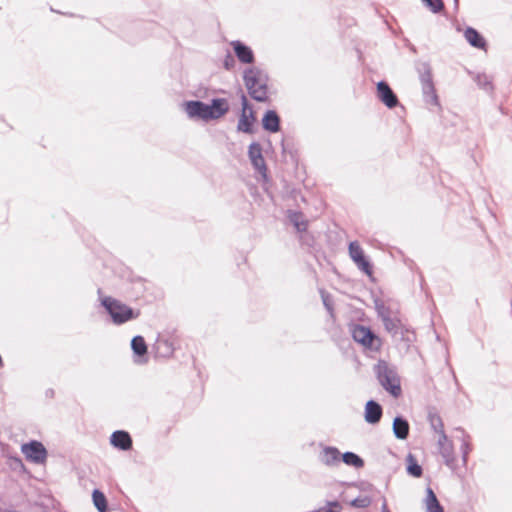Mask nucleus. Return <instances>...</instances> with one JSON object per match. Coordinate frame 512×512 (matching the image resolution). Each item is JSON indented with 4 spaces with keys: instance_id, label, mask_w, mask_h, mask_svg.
Segmentation results:
<instances>
[{
    "instance_id": "f257e3e1",
    "label": "nucleus",
    "mask_w": 512,
    "mask_h": 512,
    "mask_svg": "<svg viewBox=\"0 0 512 512\" xmlns=\"http://www.w3.org/2000/svg\"><path fill=\"white\" fill-rule=\"evenodd\" d=\"M243 80L250 97L257 102L268 100V74L258 67H248L244 70Z\"/></svg>"
},
{
    "instance_id": "f03ea898",
    "label": "nucleus",
    "mask_w": 512,
    "mask_h": 512,
    "mask_svg": "<svg viewBox=\"0 0 512 512\" xmlns=\"http://www.w3.org/2000/svg\"><path fill=\"white\" fill-rule=\"evenodd\" d=\"M101 305L111 317L115 325H122L128 321L137 319L140 316V310L133 309L121 301L106 296L101 300Z\"/></svg>"
},
{
    "instance_id": "7ed1b4c3",
    "label": "nucleus",
    "mask_w": 512,
    "mask_h": 512,
    "mask_svg": "<svg viewBox=\"0 0 512 512\" xmlns=\"http://www.w3.org/2000/svg\"><path fill=\"white\" fill-rule=\"evenodd\" d=\"M375 372L379 383L388 393L395 398L401 395L402 389L400 379L396 372L389 368L386 361L379 360L375 366Z\"/></svg>"
},
{
    "instance_id": "20e7f679",
    "label": "nucleus",
    "mask_w": 512,
    "mask_h": 512,
    "mask_svg": "<svg viewBox=\"0 0 512 512\" xmlns=\"http://www.w3.org/2000/svg\"><path fill=\"white\" fill-rule=\"evenodd\" d=\"M419 79L422 87V94L425 103L439 106V98L433 82L432 69L428 62H422L417 65Z\"/></svg>"
},
{
    "instance_id": "39448f33",
    "label": "nucleus",
    "mask_w": 512,
    "mask_h": 512,
    "mask_svg": "<svg viewBox=\"0 0 512 512\" xmlns=\"http://www.w3.org/2000/svg\"><path fill=\"white\" fill-rule=\"evenodd\" d=\"M350 332L353 340L361 344L364 348L372 351H378L380 349L381 340L370 327L361 324H352L350 326Z\"/></svg>"
},
{
    "instance_id": "423d86ee",
    "label": "nucleus",
    "mask_w": 512,
    "mask_h": 512,
    "mask_svg": "<svg viewBox=\"0 0 512 512\" xmlns=\"http://www.w3.org/2000/svg\"><path fill=\"white\" fill-rule=\"evenodd\" d=\"M241 91V113L239 116L237 131L243 132L246 134L254 133V123L256 122V115L253 110L252 105L248 101L246 95Z\"/></svg>"
},
{
    "instance_id": "0eeeda50",
    "label": "nucleus",
    "mask_w": 512,
    "mask_h": 512,
    "mask_svg": "<svg viewBox=\"0 0 512 512\" xmlns=\"http://www.w3.org/2000/svg\"><path fill=\"white\" fill-rule=\"evenodd\" d=\"M21 451L28 461L35 464H43L47 459V449L37 440L24 443L21 447Z\"/></svg>"
},
{
    "instance_id": "6e6552de",
    "label": "nucleus",
    "mask_w": 512,
    "mask_h": 512,
    "mask_svg": "<svg viewBox=\"0 0 512 512\" xmlns=\"http://www.w3.org/2000/svg\"><path fill=\"white\" fill-rule=\"evenodd\" d=\"M248 156L254 169L258 171L264 179H267V166L260 143L254 141L249 145Z\"/></svg>"
},
{
    "instance_id": "1a4fd4ad",
    "label": "nucleus",
    "mask_w": 512,
    "mask_h": 512,
    "mask_svg": "<svg viewBox=\"0 0 512 512\" xmlns=\"http://www.w3.org/2000/svg\"><path fill=\"white\" fill-rule=\"evenodd\" d=\"M230 106L226 98H213L206 103V122L217 120L229 112Z\"/></svg>"
},
{
    "instance_id": "9d476101",
    "label": "nucleus",
    "mask_w": 512,
    "mask_h": 512,
    "mask_svg": "<svg viewBox=\"0 0 512 512\" xmlns=\"http://www.w3.org/2000/svg\"><path fill=\"white\" fill-rule=\"evenodd\" d=\"M378 99L389 109H393L399 105L397 95L394 93L390 85L381 80L376 85Z\"/></svg>"
},
{
    "instance_id": "9b49d317",
    "label": "nucleus",
    "mask_w": 512,
    "mask_h": 512,
    "mask_svg": "<svg viewBox=\"0 0 512 512\" xmlns=\"http://www.w3.org/2000/svg\"><path fill=\"white\" fill-rule=\"evenodd\" d=\"M133 361L135 364L143 365L148 362V347L141 335H136L131 340Z\"/></svg>"
},
{
    "instance_id": "f8f14e48",
    "label": "nucleus",
    "mask_w": 512,
    "mask_h": 512,
    "mask_svg": "<svg viewBox=\"0 0 512 512\" xmlns=\"http://www.w3.org/2000/svg\"><path fill=\"white\" fill-rule=\"evenodd\" d=\"M438 445H439V452L444 459L445 465L454 471L456 469V457H455L454 447H453L452 442L449 441L447 437H446V440L439 438Z\"/></svg>"
},
{
    "instance_id": "ddd939ff",
    "label": "nucleus",
    "mask_w": 512,
    "mask_h": 512,
    "mask_svg": "<svg viewBox=\"0 0 512 512\" xmlns=\"http://www.w3.org/2000/svg\"><path fill=\"white\" fill-rule=\"evenodd\" d=\"M383 415L382 406L375 400L370 399L364 408V419L368 424L374 425L380 422Z\"/></svg>"
},
{
    "instance_id": "4468645a",
    "label": "nucleus",
    "mask_w": 512,
    "mask_h": 512,
    "mask_svg": "<svg viewBox=\"0 0 512 512\" xmlns=\"http://www.w3.org/2000/svg\"><path fill=\"white\" fill-rule=\"evenodd\" d=\"M110 443L121 451H129L133 446L131 435L124 430L114 431L110 436Z\"/></svg>"
},
{
    "instance_id": "2eb2a0df",
    "label": "nucleus",
    "mask_w": 512,
    "mask_h": 512,
    "mask_svg": "<svg viewBox=\"0 0 512 512\" xmlns=\"http://www.w3.org/2000/svg\"><path fill=\"white\" fill-rule=\"evenodd\" d=\"M231 46L235 53L237 59L243 64H253L255 61L254 53L252 49L241 42L240 40H235L231 42Z\"/></svg>"
},
{
    "instance_id": "dca6fc26",
    "label": "nucleus",
    "mask_w": 512,
    "mask_h": 512,
    "mask_svg": "<svg viewBox=\"0 0 512 512\" xmlns=\"http://www.w3.org/2000/svg\"><path fill=\"white\" fill-rule=\"evenodd\" d=\"M173 342L165 337H158L153 344V351L157 358H169L174 353Z\"/></svg>"
},
{
    "instance_id": "f3484780",
    "label": "nucleus",
    "mask_w": 512,
    "mask_h": 512,
    "mask_svg": "<svg viewBox=\"0 0 512 512\" xmlns=\"http://www.w3.org/2000/svg\"><path fill=\"white\" fill-rule=\"evenodd\" d=\"M261 122L263 129L269 133H277L281 129V119L275 110H267Z\"/></svg>"
},
{
    "instance_id": "a211bd4d",
    "label": "nucleus",
    "mask_w": 512,
    "mask_h": 512,
    "mask_svg": "<svg viewBox=\"0 0 512 512\" xmlns=\"http://www.w3.org/2000/svg\"><path fill=\"white\" fill-rule=\"evenodd\" d=\"M185 111L190 118L200 119L206 122V103H204L203 101H186Z\"/></svg>"
},
{
    "instance_id": "6ab92c4d",
    "label": "nucleus",
    "mask_w": 512,
    "mask_h": 512,
    "mask_svg": "<svg viewBox=\"0 0 512 512\" xmlns=\"http://www.w3.org/2000/svg\"><path fill=\"white\" fill-rule=\"evenodd\" d=\"M392 430L397 439L406 440L410 432L409 422L402 415H397L393 419Z\"/></svg>"
},
{
    "instance_id": "aec40b11",
    "label": "nucleus",
    "mask_w": 512,
    "mask_h": 512,
    "mask_svg": "<svg viewBox=\"0 0 512 512\" xmlns=\"http://www.w3.org/2000/svg\"><path fill=\"white\" fill-rule=\"evenodd\" d=\"M427 419L432 430L439 434V438L446 440L447 435L444 430L442 418L434 407L428 409Z\"/></svg>"
},
{
    "instance_id": "412c9836",
    "label": "nucleus",
    "mask_w": 512,
    "mask_h": 512,
    "mask_svg": "<svg viewBox=\"0 0 512 512\" xmlns=\"http://www.w3.org/2000/svg\"><path fill=\"white\" fill-rule=\"evenodd\" d=\"M465 39L474 48L486 49L487 42L481 33L473 27H467L464 32Z\"/></svg>"
},
{
    "instance_id": "4be33fe9",
    "label": "nucleus",
    "mask_w": 512,
    "mask_h": 512,
    "mask_svg": "<svg viewBox=\"0 0 512 512\" xmlns=\"http://www.w3.org/2000/svg\"><path fill=\"white\" fill-rule=\"evenodd\" d=\"M287 217L297 232L302 234L307 231L308 221L304 219V215L301 211L288 210Z\"/></svg>"
},
{
    "instance_id": "5701e85b",
    "label": "nucleus",
    "mask_w": 512,
    "mask_h": 512,
    "mask_svg": "<svg viewBox=\"0 0 512 512\" xmlns=\"http://www.w3.org/2000/svg\"><path fill=\"white\" fill-rule=\"evenodd\" d=\"M342 454L336 447L327 446L323 449L321 461L327 466H333L341 461Z\"/></svg>"
},
{
    "instance_id": "b1692460",
    "label": "nucleus",
    "mask_w": 512,
    "mask_h": 512,
    "mask_svg": "<svg viewBox=\"0 0 512 512\" xmlns=\"http://www.w3.org/2000/svg\"><path fill=\"white\" fill-rule=\"evenodd\" d=\"M406 471L408 475L414 478H420L423 475L422 466L418 463L416 457L412 453H409L406 456Z\"/></svg>"
},
{
    "instance_id": "393cba45",
    "label": "nucleus",
    "mask_w": 512,
    "mask_h": 512,
    "mask_svg": "<svg viewBox=\"0 0 512 512\" xmlns=\"http://www.w3.org/2000/svg\"><path fill=\"white\" fill-rule=\"evenodd\" d=\"M426 509L427 512H444L436 494L430 487L426 489Z\"/></svg>"
},
{
    "instance_id": "a878e982",
    "label": "nucleus",
    "mask_w": 512,
    "mask_h": 512,
    "mask_svg": "<svg viewBox=\"0 0 512 512\" xmlns=\"http://www.w3.org/2000/svg\"><path fill=\"white\" fill-rule=\"evenodd\" d=\"M92 501L98 512H108V501L105 494L101 490H93Z\"/></svg>"
},
{
    "instance_id": "bb28decb",
    "label": "nucleus",
    "mask_w": 512,
    "mask_h": 512,
    "mask_svg": "<svg viewBox=\"0 0 512 512\" xmlns=\"http://www.w3.org/2000/svg\"><path fill=\"white\" fill-rule=\"evenodd\" d=\"M341 461H343L346 465L354 467V468H362L364 467V460L356 453L347 451L342 454Z\"/></svg>"
},
{
    "instance_id": "cd10ccee",
    "label": "nucleus",
    "mask_w": 512,
    "mask_h": 512,
    "mask_svg": "<svg viewBox=\"0 0 512 512\" xmlns=\"http://www.w3.org/2000/svg\"><path fill=\"white\" fill-rule=\"evenodd\" d=\"M384 328L391 333L393 336L399 334L400 330L404 327L401 320L397 317H386L385 320L382 321Z\"/></svg>"
},
{
    "instance_id": "c85d7f7f",
    "label": "nucleus",
    "mask_w": 512,
    "mask_h": 512,
    "mask_svg": "<svg viewBox=\"0 0 512 512\" xmlns=\"http://www.w3.org/2000/svg\"><path fill=\"white\" fill-rule=\"evenodd\" d=\"M474 81L477 83L479 88L486 92H492L494 90L491 78L485 73H477L474 76Z\"/></svg>"
},
{
    "instance_id": "c756f323",
    "label": "nucleus",
    "mask_w": 512,
    "mask_h": 512,
    "mask_svg": "<svg viewBox=\"0 0 512 512\" xmlns=\"http://www.w3.org/2000/svg\"><path fill=\"white\" fill-rule=\"evenodd\" d=\"M374 303L377 315L381 319V321L385 320L386 317L392 316L391 308L386 306L382 300L376 299Z\"/></svg>"
},
{
    "instance_id": "7c9ffc66",
    "label": "nucleus",
    "mask_w": 512,
    "mask_h": 512,
    "mask_svg": "<svg viewBox=\"0 0 512 512\" xmlns=\"http://www.w3.org/2000/svg\"><path fill=\"white\" fill-rule=\"evenodd\" d=\"M348 251L349 256L354 262L365 256L363 249L361 248L357 241L350 242Z\"/></svg>"
},
{
    "instance_id": "2f4dec72",
    "label": "nucleus",
    "mask_w": 512,
    "mask_h": 512,
    "mask_svg": "<svg viewBox=\"0 0 512 512\" xmlns=\"http://www.w3.org/2000/svg\"><path fill=\"white\" fill-rule=\"evenodd\" d=\"M423 4L434 14H438L444 10L443 0H421Z\"/></svg>"
},
{
    "instance_id": "473e14b6",
    "label": "nucleus",
    "mask_w": 512,
    "mask_h": 512,
    "mask_svg": "<svg viewBox=\"0 0 512 512\" xmlns=\"http://www.w3.org/2000/svg\"><path fill=\"white\" fill-rule=\"evenodd\" d=\"M354 263L357 265L358 269L361 270L363 273H365L368 276H372L373 266L366 256H363Z\"/></svg>"
},
{
    "instance_id": "72a5a7b5",
    "label": "nucleus",
    "mask_w": 512,
    "mask_h": 512,
    "mask_svg": "<svg viewBox=\"0 0 512 512\" xmlns=\"http://www.w3.org/2000/svg\"><path fill=\"white\" fill-rule=\"evenodd\" d=\"M342 505L339 501H328L326 506L320 507L312 512H341Z\"/></svg>"
},
{
    "instance_id": "f704fd0d",
    "label": "nucleus",
    "mask_w": 512,
    "mask_h": 512,
    "mask_svg": "<svg viewBox=\"0 0 512 512\" xmlns=\"http://www.w3.org/2000/svg\"><path fill=\"white\" fill-rule=\"evenodd\" d=\"M372 499L369 496H359L350 502V505L355 508H367L371 505Z\"/></svg>"
},
{
    "instance_id": "c9c22d12",
    "label": "nucleus",
    "mask_w": 512,
    "mask_h": 512,
    "mask_svg": "<svg viewBox=\"0 0 512 512\" xmlns=\"http://www.w3.org/2000/svg\"><path fill=\"white\" fill-rule=\"evenodd\" d=\"M400 339L404 341L408 346L415 341V333L411 331L409 328L404 326L400 332Z\"/></svg>"
},
{
    "instance_id": "e433bc0d",
    "label": "nucleus",
    "mask_w": 512,
    "mask_h": 512,
    "mask_svg": "<svg viewBox=\"0 0 512 512\" xmlns=\"http://www.w3.org/2000/svg\"><path fill=\"white\" fill-rule=\"evenodd\" d=\"M320 293H321V298H322L324 307L331 315H333V312H334L333 301H332L330 295L328 293H326L325 290H321Z\"/></svg>"
},
{
    "instance_id": "4c0bfd02",
    "label": "nucleus",
    "mask_w": 512,
    "mask_h": 512,
    "mask_svg": "<svg viewBox=\"0 0 512 512\" xmlns=\"http://www.w3.org/2000/svg\"><path fill=\"white\" fill-rule=\"evenodd\" d=\"M460 449H461V454H462L463 465H466L467 464V460H468V454H469V452L472 449L471 445H470V443L468 442L467 439H463Z\"/></svg>"
},
{
    "instance_id": "58836bf2",
    "label": "nucleus",
    "mask_w": 512,
    "mask_h": 512,
    "mask_svg": "<svg viewBox=\"0 0 512 512\" xmlns=\"http://www.w3.org/2000/svg\"><path fill=\"white\" fill-rule=\"evenodd\" d=\"M235 64H236V61H235L234 57L231 55L230 52H227V54L225 55L224 60H223V67L226 70L231 71L235 67Z\"/></svg>"
},
{
    "instance_id": "ea45409f",
    "label": "nucleus",
    "mask_w": 512,
    "mask_h": 512,
    "mask_svg": "<svg viewBox=\"0 0 512 512\" xmlns=\"http://www.w3.org/2000/svg\"><path fill=\"white\" fill-rule=\"evenodd\" d=\"M10 466L13 468V469H18V468H21V469H24L25 466L23 464V461L21 458L19 457H13L11 458V463H10Z\"/></svg>"
},
{
    "instance_id": "a19ab883",
    "label": "nucleus",
    "mask_w": 512,
    "mask_h": 512,
    "mask_svg": "<svg viewBox=\"0 0 512 512\" xmlns=\"http://www.w3.org/2000/svg\"><path fill=\"white\" fill-rule=\"evenodd\" d=\"M381 512H390L385 499L381 507Z\"/></svg>"
},
{
    "instance_id": "79ce46f5",
    "label": "nucleus",
    "mask_w": 512,
    "mask_h": 512,
    "mask_svg": "<svg viewBox=\"0 0 512 512\" xmlns=\"http://www.w3.org/2000/svg\"><path fill=\"white\" fill-rule=\"evenodd\" d=\"M281 147H282V152L286 153L287 152V147L285 145V141L284 140H282V142H281Z\"/></svg>"
},
{
    "instance_id": "37998d69",
    "label": "nucleus",
    "mask_w": 512,
    "mask_h": 512,
    "mask_svg": "<svg viewBox=\"0 0 512 512\" xmlns=\"http://www.w3.org/2000/svg\"><path fill=\"white\" fill-rule=\"evenodd\" d=\"M46 394H47V395H50V396L52 397V396L54 395V391H53L52 389H48V390L46 391Z\"/></svg>"
},
{
    "instance_id": "c03bdc74",
    "label": "nucleus",
    "mask_w": 512,
    "mask_h": 512,
    "mask_svg": "<svg viewBox=\"0 0 512 512\" xmlns=\"http://www.w3.org/2000/svg\"><path fill=\"white\" fill-rule=\"evenodd\" d=\"M459 0H454L455 8H458Z\"/></svg>"
}]
</instances>
